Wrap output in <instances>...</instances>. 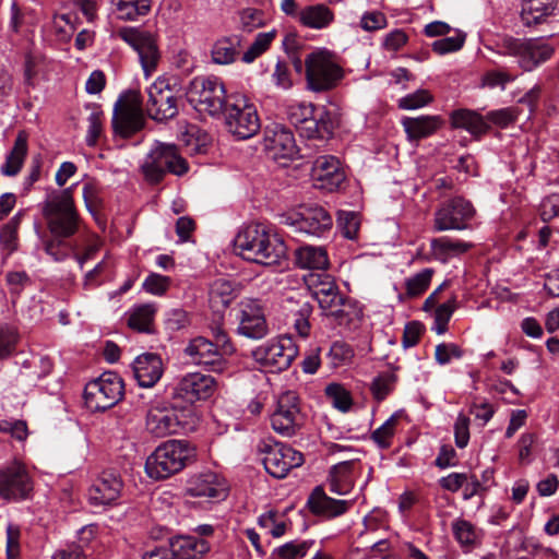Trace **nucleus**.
<instances>
[{
	"label": "nucleus",
	"mask_w": 559,
	"mask_h": 559,
	"mask_svg": "<svg viewBox=\"0 0 559 559\" xmlns=\"http://www.w3.org/2000/svg\"><path fill=\"white\" fill-rule=\"evenodd\" d=\"M235 248L245 260L264 266L281 265L287 255L284 240L262 223L242 227L235 238Z\"/></svg>",
	"instance_id": "obj_1"
},
{
	"label": "nucleus",
	"mask_w": 559,
	"mask_h": 559,
	"mask_svg": "<svg viewBox=\"0 0 559 559\" xmlns=\"http://www.w3.org/2000/svg\"><path fill=\"white\" fill-rule=\"evenodd\" d=\"M74 185L52 191L41 203L43 216L52 236L69 238L73 236L80 225V216L73 199Z\"/></svg>",
	"instance_id": "obj_2"
},
{
	"label": "nucleus",
	"mask_w": 559,
	"mask_h": 559,
	"mask_svg": "<svg viewBox=\"0 0 559 559\" xmlns=\"http://www.w3.org/2000/svg\"><path fill=\"white\" fill-rule=\"evenodd\" d=\"M199 423L194 409L178 406H154L146 415V430L156 438L176 435L180 431H193Z\"/></svg>",
	"instance_id": "obj_3"
},
{
	"label": "nucleus",
	"mask_w": 559,
	"mask_h": 559,
	"mask_svg": "<svg viewBox=\"0 0 559 559\" xmlns=\"http://www.w3.org/2000/svg\"><path fill=\"white\" fill-rule=\"evenodd\" d=\"M191 454L183 440H167L160 443L145 461V473L154 480L167 479L181 472Z\"/></svg>",
	"instance_id": "obj_4"
},
{
	"label": "nucleus",
	"mask_w": 559,
	"mask_h": 559,
	"mask_svg": "<svg viewBox=\"0 0 559 559\" xmlns=\"http://www.w3.org/2000/svg\"><path fill=\"white\" fill-rule=\"evenodd\" d=\"M497 51L502 56L515 57L524 71H532L552 56L554 48L542 38L521 39L506 36L497 41Z\"/></svg>",
	"instance_id": "obj_5"
},
{
	"label": "nucleus",
	"mask_w": 559,
	"mask_h": 559,
	"mask_svg": "<svg viewBox=\"0 0 559 559\" xmlns=\"http://www.w3.org/2000/svg\"><path fill=\"white\" fill-rule=\"evenodd\" d=\"M187 98L199 112L211 116L219 115L230 103V96L227 98L224 83L216 76L194 78L190 82Z\"/></svg>",
	"instance_id": "obj_6"
},
{
	"label": "nucleus",
	"mask_w": 559,
	"mask_h": 559,
	"mask_svg": "<svg viewBox=\"0 0 559 559\" xmlns=\"http://www.w3.org/2000/svg\"><path fill=\"white\" fill-rule=\"evenodd\" d=\"M305 67L308 86L314 92L329 91L343 78L336 56L326 49L309 53L305 59Z\"/></svg>",
	"instance_id": "obj_7"
},
{
	"label": "nucleus",
	"mask_w": 559,
	"mask_h": 559,
	"mask_svg": "<svg viewBox=\"0 0 559 559\" xmlns=\"http://www.w3.org/2000/svg\"><path fill=\"white\" fill-rule=\"evenodd\" d=\"M141 168L147 181L158 183L163 180L166 173L176 176L185 175L189 169V165L179 154L176 145L157 143L147 155Z\"/></svg>",
	"instance_id": "obj_8"
},
{
	"label": "nucleus",
	"mask_w": 559,
	"mask_h": 559,
	"mask_svg": "<svg viewBox=\"0 0 559 559\" xmlns=\"http://www.w3.org/2000/svg\"><path fill=\"white\" fill-rule=\"evenodd\" d=\"M225 126L238 140L254 136L261 128L257 107L246 96L231 95L224 111Z\"/></svg>",
	"instance_id": "obj_9"
},
{
	"label": "nucleus",
	"mask_w": 559,
	"mask_h": 559,
	"mask_svg": "<svg viewBox=\"0 0 559 559\" xmlns=\"http://www.w3.org/2000/svg\"><path fill=\"white\" fill-rule=\"evenodd\" d=\"M123 381L115 372H105L86 384L84 402L93 412H103L115 406L123 396Z\"/></svg>",
	"instance_id": "obj_10"
},
{
	"label": "nucleus",
	"mask_w": 559,
	"mask_h": 559,
	"mask_svg": "<svg viewBox=\"0 0 559 559\" xmlns=\"http://www.w3.org/2000/svg\"><path fill=\"white\" fill-rule=\"evenodd\" d=\"M298 355V348L290 336L284 335L258 346L252 352L255 362L269 372L286 370Z\"/></svg>",
	"instance_id": "obj_11"
},
{
	"label": "nucleus",
	"mask_w": 559,
	"mask_h": 559,
	"mask_svg": "<svg viewBox=\"0 0 559 559\" xmlns=\"http://www.w3.org/2000/svg\"><path fill=\"white\" fill-rule=\"evenodd\" d=\"M143 124L144 118L140 94L138 92H129L121 96L114 109V131L123 138H129L140 131Z\"/></svg>",
	"instance_id": "obj_12"
},
{
	"label": "nucleus",
	"mask_w": 559,
	"mask_h": 559,
	"mask_svg": "<svg viewBox=\"0 0 559 559\" xmlns=\"http://www.w3.org/2000/svg\"><path fill=\"white\" fill-rule=\"evenodd\" d=\"M260 451L264 454L262 462L265 471L275 478H284L293 468L304 463L301 452L282 442H262Z\"/></svg>",
	"instance_id": "obj_13"
},
{
	"label": "nucleus",
	"mask_w": 559,
	"mask_h": 559,
	"mask_svg": "<svg viewBox=\"0 0 559 559\" xmlns=\"http://www.w3.org/2000/svg\"><path fill=\"white\" fill-rule=\"evenodd\" d=\"M283 224L289 226L295 234L322 236L333 225L331 215L321 206H301L298 211L283 215Z\"/></svg>",
	"instance_id": "obj_14"
},
{
	"label": "nucleus",
	"mask_w": 559,
	"mask_h": 559,
	"mask_svg": "<svg viewBox=\"0 0 559 559\" xmlns=\"http://www.w3.org/2000/svg\"><path fill=\"white\" fill-rule=\"evenodd\" d=\"M117 36L136 51L145 76H150L160 59L156 38L150 32L136 27L119 28Z\"/></svg>",
	"instance_id": "obj_15"
},
{
	"label": "nucleus",
	"mask_w": 559,
	"mask_h": 559,
	"mask_svg": "<svg viewBox=\"0 0 559 559\" xmlns=\"http://www.w3.org/2000/svg\"><path fill=\"white\" fill-rule=\"evenodd\" d=\"M473 204L462 198L454 197L443 202L435 213L433 229L436 231L464 230L475 216Z\"/></svg>",
	"instance_id": "obj_16"
},
{
	"label": "nucleus",
	"mask_w": 559,
	"mask_h": 559,
	"mask_svg": "<svg viewBox=\"0 0 559 559\" xmlns=\"http://www.w3.org/2000/svg\"><path fill=\"white\" fill-rule=\"evenodd\" d=\"M272 428L280 435L292 437L302 425L299 399L296 392L287 391L280 395L271 416Z\"/></svg>",
	"instance_id": "obj_17"
},
{
	"label": "nucleus",
	"mask_w": 559,
	"mask_h": 559,
	"mask_svg": "<svg viewBox=\"0 0 559 559\" xmlns=\"http://www.w3.org/2000/svg\"><path fill=\"white\" fill-rule=\"evenodd\" d=\"M146 110L148 116L157 121L174 118L178 112L177 97L170 80L158 78L150 86Z\"/></svg>",
	"instance_id": "obj_18"
},
{
	"label": "nucleus",
	"mask_w": 559,
	"mask_h": 559,
	"mask_svg": "<svg viewBox=\"0 0 559 559\" xmlns=\"http://www.w3.org/2000/svg\"><path fill=\"white\" fill-rule=\"evenodd\" d=\"M237 332L248 338L260 340L269 334L262 304L258 299H243L238 305Z\"/></svg>",
	"instance_id": "obj_19"
},
{
	"label": "nucleus",
	"mask_w": 559,
	"mask_h": 559,
	"mask_svg": "<svg viewBox=\"0 0 559 559\" xmlns=\"http://www.w3.org/2000/svg\"><path fill=\"white\" fill-rule=\"evenodd\" d=\"M216 390V381L212 376L191 372L178 380L173 389V400L193 404L211 397Z\"/></svg>",
	"instance_id": "obj_20"
},
{
	"label": "nucleus",
	"mask_w": 559,
	"mask_h": 559,
	"mask_svg": "<svg viewBox=\"0 0 559 559\" xmlns=\"http://www.w3.org/2000/svg\"><path fill=\"white\" fill-rule=\"evenodd\" d=\"M191 361L199 366H204L211 371L222 372L225 370L227 361L223 353L212 341L198 336L188 344L185 349Z\"/></svg>",
	"instance_id": "obj_21"
},
{
	"label": "nucleus",
	"mask_w": 559,
	"mask_h": 559,
	"mask_svg": "<svg viewBox=\"0 0 559 559\" xmlns=\"http://www.w3.org/2000/svg\"><path fill=\"white\" fill-rule=\"evenodd\" d=\"M33 485L26 468L13 463L0 469V497L5 500L23 499L32 491Z\"/></svg>",
	"instance_id": "obj_22"
},
{
	"label": "nucleus",
	"mask_w": 559,
	"mask_h": 559,
	"mask_svg": "<svg viewBox=\"0 0 559 559\" xmlns=\"http://www.w3.org/2000/svg\"><path fill=\"white\" fill-rule=\"evenodd\" d=\"M311 177L317 188L334 191L344 182L345 173L335 156L323 155L313 162Z\"/></svg>",
	"instance_id": "obj_23"
},
{
	"label": "nucleus",
	"mask_w": 559,
	"mask_h": 559,
	"mask_svg": "<svg viewBox=\"0 0 559 559\" xmlns=\"http://www.w3.org/2000/svg\"><path fill=\"white\" fill-rule=\"evenodd\" d=\"M362 472V464L358 459H350L334 464L328 474L326 484L329 490L335 495L344 496L349 493L356 478Z\"/></svg>",
	"instance_id": "obj_24"
},
{
	"label": "nucleus",
	"mask_w": 559,
	"mask_h": 559,
	"mask_svg": "<svg viewBox=\"0 0 559 559\" xmlns=\"http://www.w3.org/2000/svg\"><path fill=\"white\" fill-rule=\"evenodd\" d=\"M264 148L275 160L292 159L298 153L293 132L281 124L266 128Z\"/></svg>",
	"instance_id": "obj_25"
},
{
	"label": "nucleus",
	"mask_w": 559,
	"mask_h": 559,
	"mask_svg": "<svg viewBox=\"0 0 559 559\" xmlns=\"http://www.w3.org/2000/svg\"><path fill=\"white\" fill-rule=\"evenodd\" d=\"M122 480L114 471H104L88 489V501L93 506H107L116 501L122 489Z\"/></svg>",
	"instance_id": "obj_26"
},
{
	"label": "nucleus",
	"mask_w": 559,
	"mask_h": 559,
	"mask_svg": "<svg viewBox=\"0 0 559 559\" xmlns=\"http://www.w3.org/2000/svg\"><path fill=\"white\" fill-rule=\"evenodd\" d=\"M353 500H341L329 497L321 486H317L308 498L309 510L316 515L336 518L348 511Z\"/></svg>",
	"instance_id": "obj_27"
},
{
	"label": "nucleus",
	"mask_w": 559,
	"mask_h": 559,
	"mask_svg": "<svg viewBox=\"0 0 559 559\" xmlns=\"http://www.w3.org/2000/svg\"><path fill=\"white\" fill-rule=\"evenodd\" d=\"M132 369L138 383L143 388L154 386L164 372L162 358L153 353L138 356L133 361Z\"/></svg>",
	"instance_id": "obj_28"
},
{
	"label": "nucleus",
	"mask_w": 559,
	"mask_h": 559,
	"mask_svg": "<svg viewBox=\"0 0 559 559\" xmlns=\"http://www.w3.org/2000/svg\"><path fill=\"white\" fill-rule=\"evenodd\" d=\"M186 492L190 497L224 498L225 488L217 475L213 472H204L191 476L187 481Z\"/></svg>",
	"instance_id": "obj_29"
},
{
	"label": "nucleus",
	"mask_w": 559,
	"mask_h": 559,
	"mask_svg": "<svg viewBox=\"0 0 559 559\" xmlns=\"http://www.w3.org/2000/svg\"><path fill=\"white\" fill-rule=\"evenodd\" d=\"M443 124L440 116L405 117L402 126L409 141H418L435 134Z\"/></svg>",
	"instance_id": "obj_30"
},
{
	"label": "nucleus",
	"mask_w": 559,
	"mask_h": 559,
	"mask_svg": "<svg viewBox=\"0 0 559 559\" xmlns=\"http://www.w3.org/2000/svg\"><path fill=\"white\" fill-rule=\"evenodd\" d=\"M334 123L332 117L324 107L317 108L316 111L298 129L301 136L308 139H324L333 132Z\"/></svg>",
	"instance_id": "obj_31"
},
{
	"label": "nucleus",
	"mask_w": 559,
	"mask_h": 559,
	"mask_svg": "<svg viewBox=\"0 0 559 559\" xmlns=\"http://www.w3.org/2000/svg\"><path fill=\"white\" fill-rule=\"evenodd\" d=\"M240 47L241 38L238 35L219 37L211 49L212 61L221 66L231 64L240 56Z\"/></svg>",
	"instance_id": "obj_32"
},
{
	"label": "nucleus",
	"mask_w": 559,
	"mask_h": 559,
	"mask_svg": "<svg viewBox=\"0 0 559 559\" xmlns=\"http://www.w3.org/2000/svg\"><path fill=\"white\" fill-rule=\"evenodd\" d=\"M22 217V212H19L0 227V255L3 262L20 249L19 230Z\"/></svg>",
	"instance_id": "obj_33"
},
{
	"label": "nucleus",
	"mask_w": 559,
	"mask_h": 559,
	"mask_svg": "<svg viewBox=\"0 0 559 559\" xmlns=\"http://www.w3.org/2000/svg\"><path fill=\"white\" fill-rule=\"evenodd\" d=\"M473 245L460 239H453L450 237L433 238L430 241L431 254L438 261L443 263L448 262L454 257H459L467 252Z\"/></svg>",
	"instance_id": "obj_34"
},
{
	"label": "nucleus",
	"mask_w": 559,
	"mask_h": 559,
	"mask_svg": "<svg viewBox=\"0 0 559 559\" xmlns=\"http://www.w3.org/2000/svg\"><path fill=\"white\" fill-rule=\"evenodd\" d=\"M334 20L333 11L325 4L305 7L299 11L298 22L306 27L322 29L328 27Z\"/></svg>",
	"instance_id": "obj_35"
},
{
	"label": "nucleus",
	"mask_w": 559,
	"mask_h": 559,
	"mask_svg": "<svg viewBox=\"0 0 559 559\" xmlns=\"http://www.w3.org/2000/svg\"><path fill=\"white\" fill-rule=\"evenodd\" d=\"M170 548L178 559H200L209 551L210 546L204 539L193 536H181L171 542Z\"/></svg>",
	"instance_id": "obj_36"
},
{
	"label": "nucleus",
	"mask_w": 559,
	"mask_h": 559,
	"mask_svg": "<svg viewBox=\"0 0 559 559\" xmlns=\"http://www.w3.org/2000/svg\"><path fill=\"white\" fill-rule=\"evenodd\" d=\"M27 154V134L24 131L17 133L14 145L8 154L4 164L1 166V174L3 176H16Z\"/></svg>",
	"instance_id": "obj_37"
},
{
	"label": "nucleus",
	"mask_w": 559,
	"mask_h": 559,
	"mask_svg": "<svg viewBox=\"0 0 559 559\" xmlns=\"http://www.w3.org/2000/svg\"><path fill=\"white\" fill-rule=\"evenodd\" d=\"M296 261L301 269L324 271L329 266L328 253L322 247H300L296 251Z\"/></svg>",
	"instance_id": "obj_38"
},
{
	"label": "nucleus",
	"mask_w": 559,
	"mask_h": 559,
	"mask_svg": "<svg viewBox=\"0 0 559 559\" xmlns=\"http://www.w3.org/2000/svg\"><path fill=\"white\" fill-rule=\"evenodd\" d=\"M451 123L454 128L465 129L474 135L484 134L488 130V124L484 118L476 111L468 109L453 111Z\"/></svg>",
	"instance_id": "obj_39"
},
{
	"label": "nucleus",
	"mask_w": 559,
	"mask_h": 559,
	"mask_svg": "<svg viewBox=\"0 0 559 559\" xmlns=\"http://www.w3.org/2000/svg\"><path fill=\"white\" fill-rule=\"evenodd\" d=\"M325 301H318L319 307L323 311L325 316L333 317L340 323H343L348 319V308L352 307L350 301L346 299L341 293L340 289L334 293H330L328 297H325Z\"/></svg>",
	"instance_id": "obj_40"
},
{
	"label": "nucleus",
	"mask_w": 559,
	"mask_h": 559,
	"mask_svg": "<svg viewBox=\"0 0 559 559\" xmlns=\"http://www.w3.org/2000/svg\"><path fill=\"white\" fill-rule=\"evenodd\" d=\"M556 0H524L522 20L525 24H537L555 10Z\"/></svg>",
	"instance_id": "obj_41"
},
{
	"label": "nucleus",
	"mask_w": 559,
	"mask_h": 559,
	"mask_svg": "<svg viewBox=\"0 0 559 559\" xmlns=\"http://www.w3.org/2000/svg\"><path fill=\"white\" fill-rule=\"evenodd\" d=\"M306 283L317 301L323 300V302H326L325 297L338 289L334 278L325 272L309 274Z\"/></svg>",
	"instance_id": "obj_42"
},
{
	"label": "nucleus",
	"mask_w": 559,
	"mask_h": 559,
	"mask_svg": "<svg viewBox=\"0 0 559 559\" xmlns=\"http://www.w3.org/2000/svg\"><path fill=\"white\" fill-rule=\"evenodd\" d=\"M312 539H295L287 542L271 552V559H302L313 547Z\"/></svg>",
	"instance_id": "obj_43"
},
{
	"label": "nucleus",
	"mask_w": 559,
	"mask_h": 559,
	"mask_svg": "<svg viewBox=\"0 0 559 559\" xmlns=\"http://www.w3.org/2000/svg\"><path fill=\"white\" fill-rule=\"evenodd\" d=\"M209 295L210 302L222 308H227L236 297L233 283L225 278L215 280L211 284Z\"/></svg>",
	"instance_id": "obj_44"
},
{
	"label": "nucleus",
	"mask_w": 559,
	"mask_h": 559,
	"mask_svg": "<svg viewBox=\"0 0 559 559\" xmlns=\"http://www.w3.org/2000/svg\"><path fill=\"white\" fill-rule=\"evenodd\" d=\"M155 312V306L152 304L135 307L130 312L128 325L139 332H150V326L153 323Z\"/></svg>",
	"instance_id": "obj_45"
},
{
	"label": "nucleus",
	"mask_w": 559,
	"mask_h": 559,
	"mask_svg": "<svg viewBox=\"0 0 559 559\" xmlns=\"http://www.w3.org/2000/svg\"><path fill=\"white\" fill-rule=\"evenodd\" d=\"M237 21L239 29L251 33L265 25L266 15L263 10L248 7L237 12Z\"/></svg>",
	"instance_id": "obj_46"
},
{
	"label": "nucleus",
	"mask_w": 559,
	"mask_h": 559,
	"mask_svg": "<svg viewBox=\"0 0 559 559\" xmlns=\"http://www.w3.org/2000/svg\"><path fill=\"white\" fill-rule=\"evenodd\" d=\"M275 36V29L265 33H259L250 47L243 52L241 57L242 61L246 63H251L254 61L259 56L269 49Z\"/></svg>",
	"instance_id": "obj_47"
},
{
	"label": "nucleus",
	"mask_w": 559,
	"mask_h": 559,
	"mask_svg": "<svg viewBox=\"0 0 559 559\" xmlns=\"http://www.w3.org/2000/svg\"><path fill=\"white\" fill-rule=\"evenodd\" d=\"M325 395L331 404L341 412H347L353 403L350 393L342 384L331 383L325 388Z\"/></svg>",
	"instance_id": "obj_48"
},
{
	"label": "nucleus",
	"mask_w": 559,
	"mask_h": 559,
	"mask_svg": "<svg viewBox=\"0 0 559 559\" xmlns=\"http://www.w3.org/2000/svg\"><path fill=\"white\" fill-rule=\"evenodd\" d=\"M433 273V269H424L407 278L405 282L406 295L412 298L421 295L428 288Z\"/></svg>",
	"instance_id": "obj_49"
},
{
	"label": "nucleus",
	"mask_w": 559,
	"mask_h": 559,
	"mask_svg": "<svg viewBox=\"0 0 559 559\" xmlns=\"http://www.w3.org/2000/svg\"><path fill=\"white\" fill-rule=\"evenodd\" d=\"M399 420V415L393 414L384 424H382L379 428H377L372 435L371 439L382 449L390 448L392 444V439L395 433L396 424Z\"/></svg>",
	"instance_id": "obj_50"
},
{
	"label": "nucleus",
	"mask_w": 559,
	"mask_h": 559,
	"mask_svg": "<svg viewBox=\"0 0 559 559\" xmlns=\"http://www.w3.org/2000/svg\"><path fill=\"white\" fill-rule=\"evenodd\" d=\"M456 299L452 297L447 302L439 305L435 310V322L432 330L437 334H443L448 329V323L455 310Z\"/></svg>",
	"instance_id": "obj_51"
},
{
	"label": "nucleus",
	"mask_w": 559,
	"mask_h": 559,
	"mask_svg": "<svg viewBox=\"0 0 559 559\" xmlns=\"http://www.w3.org/2000/svg\"><path fill=\"white\" fill-rule=\"evenodd\" d=\"M259 525L274 538L282 537L287 531V524L278 520V513L270 510L259 516Z\"/></svg>",
	"instance_id": "obj_52"
},
{
	"label": "nucleus",
	"mask_w": 559,
	"mask_h": 559,
	"mask_svg": "<svg viewBox=\"0 0 559 559\" xmlns=\"http://www.w3.org/2000/svg\"><path fill=\"white\" fill-rule=\"evenodd\" d=\"M396 377L393 372L386 371L376 377L370 385L373 397L378 401L384 400L393 390Z\"/></svg>",
	"instance_id": "obj_53"
},
{
	"label": "nucleus",
	"mask_w": 559,
	"mask_h": 559,
	"mask_svg": "<svg viewBox=\"0 0 559 559\" xmlns=\"http://www.w3.org/2000/svg\"><path fill=\"white\" fill-rule=\"evenodd\" d=\"M454 537L462 546H473L477 539L475 526L463 519H457L452 524Z\"/></svg>",
	"instance_id": "obj_54"
},
{
	"label": "nucleus",
	"mask_w": 559,
	"mask_h": 559,
	"mask_svg": "<svg viewBox=\"0 0 559 559\" xmlns=\"http://www.w3.org/2000/svg\"><path fill=\"white\" fill-rule=\"evenodd\" d=\"M311 313L312 306L309 302H304L294 314L293 326L297 334L304 338L308 337L310 334L311 325L309 318Z\"/></svg>",
	"instance_id": "obj_55"
},
{
	"label": "nucleus",
	"mask_w": 559,
	"mask_h": 559,
	"mask_svg": "<svg viewBox=\"0 0 559 559\" xmlns=\"http://www.w3.org/2000/svg\"><path fill=\"white\" fill-rule=\"evenodd\" d=\"M465 34L456 33L454 36L437 39L431 44V49L438 55H445L460 50L465 43Z\"/></svg>",
	"instance_id": "obj_56"
},
{
	"label": "nucleus",
	"mask_w": 559,
	"mask_h": 559,
	"mask_svg": "<svg viewBox=\"0 0 559 559\" xmlns=\"http://www.w3.org/2000/svg\"><path fill=\"white\" fill-rule=\"evenodd\" d=\"M432 102V95L427 90H417L399 100V107L405 110L421 108Z\"/></svg>",
	"instance_id": "obj_57"
},
{
	"label": "nucleus",
	"mask_w": 559,
	"mask_h": 559,
	"mask_svg": "<svg viewBox=\"0 0 559 559\" xmlns=\"http://www.w3.org/2000/svg\"><path fill=\"white\" fill-rule=\"evenodd\" d=\"M87 122L88 128L85 141L88 146H95L103 133L104 112L99 109H94L90 114Z\"/></svg>",
	"instance_id": "obj_58"
},
{
	"label": "nucleus",
	"mask_w": 559,
	"mask_h": 559,
	"mask_svg": "<svg viewBox=\"0 0 559 559\" xmlns=\"http://www.w3.org/2000/svg\"><path fill=\"white\" fill-rule=\"evenodd\" d=\"M317 107L312 104H294L287 108V118L298 130L300 124L306 121L316 111Z\"/></svg>",
	"instance_id": "obj_59"
},
{
	"label": "nucleus",
	"mask_w": 559,
	"mask_h": 559,
	"mask_svg": "<svg viewBox=\"0 0 559 559\" xmlns=\"http://www.w3.org/2000/svg\"><path fill=\"white\" fill-rule=\"evenodd\" d=\"M359 26L365 32H377L388 26V17L380 11H367L360 17Z\"/></svg>",
	"instance_id": "obj_60"
},
{
	"label": "nucleus",
	"mask_w": 559,
	"mask_h": 559,
	"mask_svg": "<svg viewBox=\"0 0 559 559\" xmlns=\"http://www.w3.org/2000/svg\"><path fill=\"white\" fill-rule=\"evenodd\" d=\"M514 76L504 70H490L484 73L481 86L488 88L504 90L507 84L512 82Z\"/></svg>",
	"instance_id": "obj_61"
},
{
	"label": "nucleus",
	"mask_w": 559,
	"mask_h": 559,
	"mask_svg": "<svg viewBox=\"0 0 559 559\" xmlns=\"http://www.w3.org/2000/svg\"><path fill=\"white\" fill-rule=\"evenodd\" d=\"M338 227L347 239H355L359 230V218L354 212H341L338 215Z\"/></svg>",
	"instance_id": "obj_62"
},
{
	"label": "nucleus",
	"mask_w": 559,
	"mask_h": 559,
	"mask_svg": "<svg viewBox=\"0 0 559 559\" xmlns=\"http://www.w3.org/2000/svg\"><path fill=\"white\" fill-rule=\"evenodd\" d=\"M354 357L353 348L343 342H335L332 344L329 358L331 359V364L334 367H340L345 364H348Z\"/></svg>",
	"instance_id": "obj_63"
},
{
	"label": "nucleus",
	"mask_w": 559,
	"mask_h": 559,
	"mask_svg": "<svg viewBox=\"0 0 559 559\" xmlns=\"http://www.w3.org/2000/svg\"><path fill=\"white\" fill-rule=\"evenodd\" d=\"M408 41V36L403 29H393L385 34L382 39V48L388 52H397Z\"/></svg>",
	"instance_id": "obj_64"
}]
</instances>
